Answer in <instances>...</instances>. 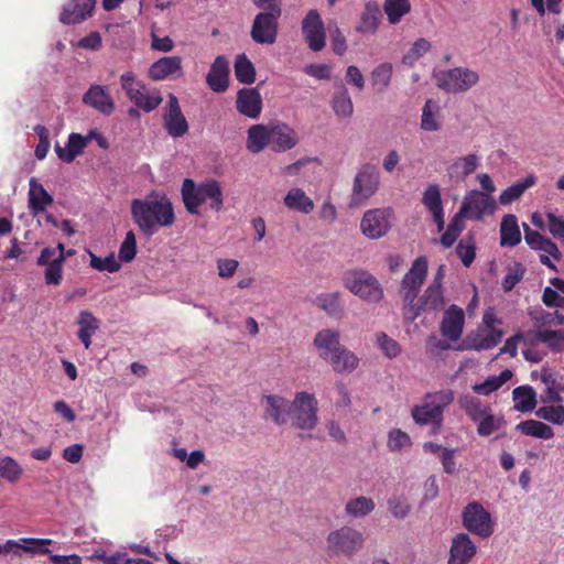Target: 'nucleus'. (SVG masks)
I'll list each match as a JSON object with an SVG mask.
<instances>
[{
	"label": "nucleus",
	"instance_id": "bb28decb",
	"mask_svg": "<svg viewBox=\"0 0 564 564\" xmlns=\"http://www.w3.org/2000/svg\"><path fill=\"white\" fill-rule=\"evenodd\" d=\"M464 324L465 314L463 308L453 304L444 312L441 332L446 338L457 340L463 333Z\"/></svg>",
	"mask_w": 564,
	"mask_h": 564
},
{
	"label": "nucleus",
	"instance_id": "6e6552de",
	"mask_svg": "<svg viewBox=\"0 0 564 564\" xmlns=\"http://www.w3.org/2000/svg\"><path fill=\"white\" fill-rule=\"evenodd\" d=\"M344 285L364 301L378 303L383 297L379 281L369 272L354 270L345 274Z\"/></svg>",
	"mask_w": 564,
	"mask_h": 564
},
{
	"label": "nucleus",
	"instance_id": "ea45409f",
	"mask_svg": "<svg viewBox=\"0 0 564 564\" xmlns=\"http://www.w3.org/2000/svg\"><path fill=\"white\" fill-rule=\"evenodd\" d=\"M314 345L326 352H347L345 349L340 350L339 333L335 329L319 330L314 338Z\"/></svg>",
	"mask_w": 564,
	"mask_h": 564
},
{
	"label": "nucleus",
	"instance_id": "f257e3e1",
	"mask_svg": "<svg viewBox=\"0 0 564 564\" xmlns=\"http://www.w3.org/2000/svg\"><path fill=\"white\" fill-rule=\"evenodd\" d=\"M299 142L300 137L294 128L275 120L249 127L246 147L251 153H260L267 148L275 153H283L294 149Z\"/></svg>",
	"mask_w": 564,
	"mask_h": 564
},
{
	"label": "nucleus",
	"instance_id": "c85d7f7f",
	"mask_svg": "<svg viewBox=\"0 0 564 564\" xmlns=\"http://www.w3.org/2000/svg\"><path fill=\"white\" fill-rule=\"evenodd\" d=\"M376 509V502L367 496L349 498L344 506V516L349 521L362 520L370 516Z\"/></svg>",
	"mask_w": 564,
	"mask_h": 564
},
{
	"label": "nucleus",
	"instance_id": "5fc2aeb1",
	"mask_svg": "<svg viewBox=\"0 0 564 564\" xmlns=\"http://www.w3.org/2000/svg\"><path fill=\"white\" fill-rule=\"evenodd\" d=\"M530 316L533 321V327L544 329L545 326L563 325L564 316L557 313H549L545 311L531 312Z\"/></svg>",
	"mask_w": 564,
	"mask_h": 564
},
{
	"label": "nucleus",
	"instance_id": "a18cd8bd",
	"mask_svg": "<svg viewBox=\"0 0 564 564\" xmlns=\"http://www.w3.org/2000/svg\"><path fill=\"white\" fill-rule=\"evenodd\" d=\"M383 11L390 24H397L411 11L410 0H384Z\"/></svg>",
	"mask_w": 564,
	"mask_h": 564
},
{
	"label": "nucleus",
	"instance_id": "8fccbe9b",
	"mask_svg": "<svg viewBox=\"0 0 564 564\" xmlns=\"http://www.w3.org/2000/svg\"><path fill=\"white\" fill-rule=\"evenodd\" d=\"M326 362H328L336 372H350L358 366V358L356 355H324Z\"/></svg>",
	"mask_w": 564,
	"mask_h": 564
},
{
	"label": "nucleus",
	"instance_id": "7c9ffc66",
	"mask_svg": "<svg viewBox=\"0 0 564 564\" xmlns=\"http://www.w3.org/2000/svg\"><path fill=\"white\" fill-rule=\"evenodd\" d=\"M541 380L545 384V390L541 394L542 403L557 404L563 401L561 392L563 384L557 380V375L551 369H543L541 372Z\"/></svg>",
	"mask_w": 564,
	"mask_h": 564
},
{
	"label": "nucleus",
	"instance_id": "423d86ee",
	"mask_svg": "<svg viewBox=\"0 0 564 564\" xmlns=\"http://www.w3.org/2000/svg\"><path fill=\"white\" fill-rule=\"evenodd\" d=\"M120 83L130 101L144 112L153 111L163 101L159 89L148 88L142 82L135 78L132 72L123 73L120 76Z\"/></svg>",
	"mask_w": 564,
	"mask_h": 564
},
{
	"label": "nucleus",
	"instance_id": "f03ea898",
	"mask_svg": "<svg viewBox=\"0 0 564 564\" xmlns=\"http://www.w3.org/2000/svg\"><path fill=\"white\" fill-rule=\"evenodd\" d=\"M131 216L145 237H152L162 227L175 221L173 205L165 195L152 193L145 199L135 198L131 203Z\"/></svg>",
	"mask_w": 564,
	"mask_h": 564
},
{
	"label": "nucleus",
	"instance_id": "c756f323",
	"mask_svg": "<svg viewBox=\"0 0 564 564\" xmlns=\"http://www.w3.org/2000/svg\"><path fill=\"white\" fill-rule=\"evenodd\" d=\"M29 185V209L33 216H37L53 204L54 198L35 177L30 180Z\"/></svg>",
	"mask_w": 564,
	"mask_h": 564
},
{
	"label": "nucleus",
	"instance_id": "a878e982",
	"mask_svg": "<svg viewBox=\"0 0 564 564\" xmlns=\"http://www.w3.org/2000/svg\"><path fill=\"white\" fill-rule=\"evenodd\" d=\"M264 416L275 424L283 425L291 416V402L276 394L264 395Z\"/></svg>",
	"mask_w": 564,
	"mask_h": 564
},
{
	"label": "nucleus",
	"instance_id": "6ab92c4d",
	"mask_svg": "<svg viewBox=\"0 0 564 564\" xmlns=\"http://www.w3.org/2000/svg\"><path fill=\"white\" fill-rule=\"evenodd\" d=\"M521 341L527 347H535L540 343L545 344L550 349L564 348V330H549L532 327L527 332H519Z\"/></svg>",
	"mask_w": 564,
	"mask_h": 564
},
{
	"label": "nucleus",
	"instance_id": "20e7f679",
	"mask_svg": "<svg viewBox=\"0 0 564 564\" xmlns=\"http://www.w3.org/2000/svg\"><path fill=\"white\" fill-rule=\"evenodd\" d=\"M454 401V391L443 389L435 392H429L424 395L421 404H416L411 410L413 421L417 425H433L441 427L444 420V410Z\"/></svg>",
	"mask_w": 564,
	"mask_h": 564
},
{
	"label": "nucleus",
	"instance_id": "de8ad7c7",
	"mask_svg": "<svg viewBox=\"0 0 564 564\" xmlns=\"http://www.w3.org/2000/svg\"><path fill=\"white\" fill-rule=\"evenodd\" d=\"M393 67L391 63H381L370 75L372 86L380 93L384 91L391 83Z\"/></svg>",
	"mask_w": 564,
	"mask_h": 564
},
{
	"label": "nucleus",
	"instance_id": "5701e85b",
	"mask_svg": "<svg viewBox=\"0 0 564 564\" xmlns=\"http://www.w3.org/2000/svg\"><path fill=\"white\" fill-rule=\"evenodd\" d=\"M96 0H68L64 6L59 21L63 24H77L93 15Z\"/></svg>",
	"mask_w": 564,
	"mask_h": 564
},
{
	"label": "nucleus",
	"instance_id": "bf43d9fd",
	"mask_svg": "<svg viewBox=\"0 0 564 564\" xmlns=\"http://www.w3.org/2000/svg\"><path fill=\"white\" fill-rule=\"evenodd\" d=\"M411 444L412 442L409 434L400 429L391 430L388 434L387 446L391 452H400L403 448L410 447Z\"/></svg>",
	"mask_w": 564,
	"mask_h": 564
},
{
	"label": "nucleus",
	"instance_id": "e2e57ef3",
	"mask_svg": "<svg viewBox=\"0 0 564 564\" xmlns=\"http://www.w3.org/2000/svg\"><path fill=\"white\" fill-rule=\"evenodd\" d=\"M502 420L499 417H496L492 414V410L488 411L484 416H481L480 420H478L476 423H478L477 426V433L480 436H489L495 431L499 430L501 426Z\"/></svg>",
	"mask_w": 564,
	"mask_h": 564
},
{
	"label": "nucleus",
	"instance_id": "1a4fd4ad",
	"mask_svg": "<svg viewBox=\"0 0 564 564\" xmlns=\"http://www.w3.org/2000/svg\"><path fill=\"white\" fill-rule=\"evenodd\" d=\"M436 86L448 94H460L474 87L479 75L466 67H454L452 69L434 73Z\"/></svg>",
	"mask_w": 564,
	"mask_h": 564
},
{
	"label": "nucleus",
	"instance_id": "a19ab883",
	"mask_svg": "<svg viewBox=\"0 0 564 564\" xmlns=\"http://www.w3.org/2000/svg\"><path fill=\"white\" fill-rule=\"evenodd\" d=\"M511 377L512 371L505 369L498 376H491L481 383H475L471 389L478 395H489L502 387Z\"/></svg>",
	"mask_w": 564,
	"mask_h": 564
},
{
	"label": "nucleus",
	"instance_id": "774afa93",
	"mask_svg": "<svg viewBox=\"0 0 564 564\" xmlns=\"http://www.w3.org/2000/svg\"><path fill=\"white\" fill-rule=\"evenodd\" d=\"M88 144V138H84L79 133H70L67 142V156L72 162L76 156L80 155Z\"/></svg>",
	"mask_w": 564,
	"mask_h": 564
},
{
	"label": "nucleus",
	"instance_id": "2f4dec72",
	"mask_svg": "<svg viewBox=\"0 0 564 564\" xmlns=\"http://www.w3.org/2000/svg\"><path fill=\"white\" fill-rule=\"evenodd\" d=\"M457 403L473 422H477L491 410L487 402L470 393L459 395Z\"/></svg>",
	"mask_w": 564,
	"mask_h": 564
},
{
	"label": "nucleus",
	"instance_id": "864d4df0",
	"mask_svg": "<svg viewBox=\"0 0 564 564\" xmlns=\"http://www.w3.org/2000/svg\"><path fill=\"white\" fill-rule=\"evenodd\" d=\"M22 473V467L14 458L9 456L0 458V475L8 481H18Z\"/></svg>",
	"mask_w": 564,
	"mask_h": 564
},
{
	"label": "nucleus",
	"instance_id": "79ce46f5",
	"mask_svg": "<svg viewBox=\"0 0 564 564\" xmlns=\"http://www.w3.org/2000/svg\"><path fill=\"white\" fill-rule=\"evenodd\" d=\"M516 430L524 435L533 436L542 440H550L554 436V432L547 424L535 421L527 420L517 424Z\"/></svg>",
	"mask_w": 564,
	"mask_h": 564
},
{
	"label": "nucleus",
	"instance_id": "603ef678",
	"mask_svg": "<svg viewBox=\"0 0 564 564\" xmlns=\"http://www.w3.org/2000/svg\"><path fill=\"white\" fill-rule=\"evenodd\" d=\"M536 416L552 424H564V405L549 404L539 408L535 412Z\"/></svg>",
	"mask_w": 564,
	"mask_h": 564
},
{
	"label": "nucleus",
	"instance_id": "9d476101",
	"mask_svg": "<svg viewBox=\"0 0 564 564\" xmlns=\"http://www.w3.org/2000/svg\"><path fill=\"white\" fill-rule=\"evenodd\" d=\"M279 3H270L267 12H260L256 15L250 35L257 44L272 45L278 37V19L281 15Z\"/></svg>",
	"mask_w": 564,
	"mask_h": 564
},
{
	"label": "nucleus",
	"instance_id": "72a5a7b5",
	"mask_svg": "<svg viewBox=\"0 0 564 564\" xmlns=\"http://www.w3.org/2000/svg\"><path fill=\"white\" fill-rule=\"evenodd\" d=\"M382 18L379 4L376 1H368L360 15V22L356 30L360 33H376Z\"/></svg>",
	"mask_w": 564,
	"mask_h": 564
},
{
	"label": "nucleus",
	"instance_id": "680f3d73",
	"mask_svg": "<svg viewBox=\"0 0 564 564\" xmlns=\"http://www.w3.org/2000/svg\"><path fill=\"white\" fill-rule=\"evenodd\" d=\"M327 398L334 401L336 408H348L351 403L349 391L343 382H336L335 387L327 392Z\"/></svg>",
	"mask_w": 564,
	"mask_h": 564
},
{
	"label": "nucleus",
	"instance_id": "412c9836",
	"mask_svg": "<svg viewBox=\"0 0 564 564\" xmlns=\"http://www.w3.org/2000/svg\"><path fill=\"white\" fill-rule=\"evenodd\" d=\"M148 76L154 82L182 77V58L180 56H164L159 58L150 66Z\"/></svg>",
	"mask_w": 564,
	"mask_h": 564
},
{
	"label": "nucleus",
	"instance_id": "cd10ccee",
	"mask_svg": "<svg viewBox=\"0 0 564 564\" xmlns=\"http://www.w3.org/2000/svg\"><path fill=\"white\" fill-rule=\"evenodd\" d=\"M208 87L215 93H224L229 86V63L219 55L215 58L206 76Z\"/></svg>",
	"mask_w": 564,
	"mask_h": 564
},
{
	"label": "nucleus",
	"instance_id": "0eeeda50",
	"mask_svg": "<svg viewBox=\"0 0 564 564\" xmlns=\"http://www.w3.org/2000/svg\"><path fill=\"white\" fill-rule=\"evenodd\" d=\"M317 400L314 394L305 391L297 392L291 402V423L299 430L312 431L318 423Z\"/></svg>",
	"mask_w": 564,
	"mask_h": 564
},
{
	"label": "nucleus",
	"instance_id": "7ed1b4c3",
	"mask_svg": "<svg viewBox=\"0 0 564 564\" xmlns=\"http://www.w3.org/2000/svg\"><path fill=\"white\" fill-rule=\"evenodd\" d=\"M185 209L192 215H199V206L210 200V208L219 212L224 206V195L216 180H207L196 184L192 178H185L181 188Z\"/></svg>",
	"mask_w": 564,
	"mask_h": 564
},
{
	"label": "nucleus",
	"instance_id": "c03bdc74",
	"mask_svg": "<svg viewBox=\"0 0 564 564\" xmlns=\"http://www.w3.org/2000/svg\"><path fill=\"white\" fill-rule=\"evenodd\" d=\"M236 79L246 85H251L256 80V68L246 54L237 56L234 65Z\"/></svg>",
	"mask_w": 564,
	"mask_h": 564
},
{
	"label": "nucleus",
	"instance_id": "0e129e2a",
	"mask_svg": "<svg viewBox=\"0 0 564 564\" xmlns=\"http://www.w3.org/2000/svg\"><path fill=\"white\" fill-rule=\"evenodd\" d=\"M137 254V239L132 230L126 234V237L119 248V259L123 262H130Z\"/></svg>",
	"mask_w": 564,
	"mask_h": 564
},
{
	"label": "nucleus",
	"instance_id": "37998d69",
	"mask_svg": "<svg viewBox=\"0 0 564 564\" xmlns=\"http://www.w3.org/2000/svg\"><path fill=\"white\" fill-rule=\"evenodd\" d=\"M332 108L339 118H349L354 112V106L347 88L343 85L335 91Z\"/></svg>",
	"mask_w": 564,
	"mask_h": 564
},
{
	"label": "nucleus",
	"instance_id": "4468645a",
	"mask_svg": "<svg viewBox=\"0 0 564 564\" xmlns=\"http://www.w3.org/2000/svg\"><path fill=\"white\" fill-rule=\"evenodd\" d=\"M445 305L443 289L436 284H430L423 295L409 304L403 310V316L406 321L413 322L423 311H438Z\"/></svg>",
	"mask_w": 564,
	"mask_h": 564
},
{
	"label": "nucleus",
	"instance_id": "b1692460",
	"mask_svg": "<svg viewBox=\"0 0 564 564\" xmlns=\"http://www.w3.org/2000/svg\"><path fill=\"white\" fill-rule=\"evenodd\" d=\"M477 546L467 533L456 534L451 544L448 564H468L476 555Z\"/></svg>",
	"mask_w": 564,
	"mask_h": 564
},
{
	"label": "nucleus",
	"instance_id": "338daca9",
	"mask_svg": "<svg viewBox=\"0 0 564 564\" xmlns=\"http://www.w3.org/2000/svg\"><path fill=\"white\" fill-rule=\"evenodd\" d=\"M457 254L465 267H469L476 257V247L474 238L470 236L467 240H462L456 248Z\"/></svg>",
	"mask_w": 564,
	"mask_h": 564
},
{
	"label": "nucleus",
	"instance_id": "09e8293b",
	"mask_svg": "<svg viewBox=\"0 0 564 564\" xmlns=\"http://www.w3.org/2000/svg\"><path fill=\"white\" fill-rule=\"evenodd\" d=\"M464 218L466 217L460 215L459 212L452 218L447 229L441 237V243L444 247L449 248L455 243L460 232L465 229Z\"/></svg>",
	"mask_w": 564,
	"mask_h": 564
},
{
	"label": "nucleus",
	"instance_id": "39448f33",
	"mask_svg": "<svg viewBox=\"0 0 564 564\" xmlns=\"http://www.w3.org/2000/svg\"><path fill=\"white\" fill-rule=\"evenodd\" d=\"M327 553L330 556H355L365 544L361 531L354 527L344 525L330 531L326 536Z\"/></svg>",
	"mask_w": 564,
	"mask_h": 564
},
{
	"label": "nucleus",
	"instance_id": "f8f14e48",
	"mask_svg": "<svg viewBox=\"0 0 564 564\" xmlns=\"http://www.w3.org/2000/svg\"><path fill=\"white\" fill-rule=\"evenodd\" d=\"M379 173L375 165L365 164L358 171L352 184L350 206L358 207L366 203L378 189Z\"/></svg>",
	"mask_w": 564,
	"mask_h": 564
},
{
	"label": "nucleus",
	"instance_id": "6e6d98bb",
	"mask_svg": "<svg viewBox=\"0 0 564 564\" xmlns=\"http://www.w3.org/2000/svg\"><path fill=\"white\" fill-rule=\"evenodd\" d=\"M76 253L74 249L65 250L64 253L57 254V260L53 263V268L47 274L48 285H59L63 279V265L67 258L73 257Z\"/></svg>",
	"mask_w": 564,
	"mask_h": 564
},
{
	"label": "nucleus",
	"instance_id": "2eb2a0df",
	"mask_svg": "<svg viewBox=\"0 0 564 564\" xmlns=\"http://www.w3.org/2000/svg\"><path fill=\"white\" fill-rule=\"evenodd\" d=\"M427 274V260L419 257L412 263L409 272L404 275L401 286L403 292L404 307L413 303Z\"/></svg>",
	"mask_w": 564,
	"mask_h": 564
},
{
	"label": "nucleus",
	"instance_id": "a211bd4d",
	"mask_svg": "<svg viewBox=\"0 0 564 564\" xmlns=\"http://www.w3.org/2000/svg\"><path fill=\"white\" fill-rule=\"evenodd\" d=\"M302 34L313 52L322 51L326 45V32L321 14L311 9L302 21Z\"/></svg>",
	"mask_w": 564,
	"mask_h": 564
},
{
	"label": "nucleus",
	"instance_id": "4d7b16f0",
	"mask_svg": "<svg viewBox=\"0 0 564 564\" xmlns=\"http://www.w3.org/2000/svg\"><path fill=\"white\" fill-rule=\"evenodd\" d=\"M431 50V43L426 39L416 40L412 47L404 54L402 62L404 65L413 66L416 61Z\"/></svg>",
	"mask_w": 564,
	"mask_h": 564
},
{
	"label": "nucleus",
	"instance_id": "052dcab7",
	"mask_svg": "<svg viewBox=\"0 0 564 564\" xmlns=\"http://www.w3.org/2000/svg\"><path fill=\"white\" fill-rule=\"evenodd\" d=\"M422 203L430 212L443 208L441 189L437 184H431L425 188Z\"/></svg>",
	"mask_w": 564,
	"mask_h": 564
},
{
	"label": "nucleus",
	"instance_id": "473e14b6",
	"mask_svg": "<svg viewBox=\"0 0 564 564\" xmlns=\"http://www.w3.org/2000/svg\"><path fill=\"white\" fill-rule=\"evenodd\" d=\"M314 304L332 318L339 319L344 316L340 292L321 293L315 297Z\"/></svg>",
	"mask_w": 564,
	"mask_h": 564
},
{
	"label": "nucleus",
	"instance_id": "4c0bfd02",
	"mask_svg": "<svg viewBox=\"0 0 564 564\" xmlns=\"http://www.w3.org/2000/svg\"><path fill=\"white\" fill-rule=\"evenodd\" d=\"M514 410L518 412H530L536 406V393L530 386H520L512 391Z\"/></svg>",
	"mask_w": 564,
	"mask_h": 564
},
{
	"label": "nucleus",
	"instance_id": "69168bd1",
	"mask_svg": "<svg viewBox=\"0 0 564 564\" xmlns=\"http://www.w3.org/2000/svg\"><path fill=\"white\" fill-rule=\"evenodd\" d=\"M524 272L525 269L519 262L509 268L501 283L503 291H511L523 279Z\"/></svg>",
	"mask_w": 564,
	"mask_h": 564
},
{
	"label": "nucleus",
	"instance_id": "9b49d317",
	"mask_svg": "<svg viewBox=\"0 0 564 564\" xmlns=\"http://www.w3.org/2000/svg\"><path fill=\"white\" fill-rule=\"evenodd\" d=\"M464 528L471 534L487 539L495 532L491 514L477 501L469 502L463 510Z\"/></svg>",
	"mask_w": 564,
	"mask_h": 564
},
{
	"label": "nucleus",
	"instance_id": "aec40b11",
	"mask_svg": "<svg viewBox=\"0 0 564 564\" xmlns=\"http://www.w3.org/2000/svg\"><path fill=\"white\" fill-rule=\"evenodd\" d=\"M82 100L84 105L93 108L104 116H110L116 109V104L110 90L105 85H90L87 91L83 95Z\"/></svg>",
	"mask_w": 564,
	"mask_h": 564
},
{
	"label": "nucleus",
	"instance_id": "13d9d810",
	"mask_svg": "<svg viewBox=\"0 0 564 564\" xmlns=\"http://www.w3.org/2000/svg\"><path fill=\"white\" fill-rule=\"evenodd\" d=\"M90 256V267L98 271H107L109 273H113L120 270L121 264L117 261L113 253H110L106 258L97 257L94 253H89Z\"/></svg>",
	"mask_w": 564,
	"mask_h": 564
},
{
	"label": "nucleus",
	"instance_id": "dca6fc26",
	"mask_svg": "<svg viewBox=\"0 0 564 564\" xmlns=\"http://www.w3.org/2000/svg\"><path fill=\"white\" fill-rule=\"evenodd\" d=\"M496 207V202L489 194L474 189L465 196L458 212L466 218L480 220L486 214H492Z\"/></svg>",
	"mask_w": 564,
	"mask_h": 564
},
{
	"label": "nucleus",
	"instance_id": "393cba45",
	"mask_svg": "<svg viewBox=\"0 0 564 564\" xmlns=\"http://www.w3.org/2000/svg\"><path fill=\"white\" fill-rule=\"evenodd\" d=\"M503 336L501 329H488L478 326L475 332H471L466 337V346L474 350H489L495 348Z\"/></svg>",
	"mask_w": 564,
	"mask_h": 564
},
{
	"label": "nucleus",
	"instance_id": "c9c22d12",
	"mask_svg": "<svg viewBox=\"0 0 564 564\" xmlns=\"http://www.w3.org/2000/svg\"><path fill=\"white\" fill-rule=\"evenodd\" d=\"M479 158L477 154H468L458 158L448 167V174L452 180L463 181L466 176L471 174L478 166Z\"/></svg>",
	"mask_w": 564,
	"mask_h": 564
},
{
	"label": "nucleus",
	"instance_id": "f3484780",
	"mask_svg": "<svg viewBox=\"0 0 564 564\" xmlns=\"http://www.w3.org/2000/svg\"><path fill=\"white\" fill-rule=\"evenodd\" d=\"M162 119L164 129L170 137L177 139L188 132V122L181 109L177 97L172 93L167 96Z\"/></svg>",
	"mask_w": 564,
	"mask_h": 564
},
{
	"label": "nucleus",
	"instance_id": "f704fd0d",
	"mask_svg": "<svg viewBox=\"0 0 564 564\" xmlns=\"http://www.w3.org/2000/svg\"><path fill=\"white\" fill-rule=\"evenodd\" d=\"M521 241V232L518 225V219L514 215H506L500 224V246L501 247H516Z\"/></svg>",
	"mask_w": 564,
	"mask_h": 564
},
{
	"label": "nucleus",
	"instance_id": "4be33fe9",
	"mask_svg": "<svg viewBox=\"0 0 564 564\" xmlns=\"http://www.w3.org/2000/svg\"><path fill=\"white\" fill-rule=\"evenodd\" d=\"M262 97L258 88H241L237 93V111L250 119H258L262 111Z\"/></svg>",
	"mask_w": 564,
	"mask_h": 564
},
{
	"label": "nucleus",
	"instance_id": "3c124183",
	"mask_svg": "<svg viewBox=\"0 0 564 564\" xmlns=\"http://www.w3.org/2000/svg\"><path fill=\"white\" fill-rule=\"evenodd\" d=\"M440 107L438 105L429 99L426 100L423 109H422V118H421V128L425 131H436L440 129V123L437 121V113Z\"/></svg>",
	"mask_w": 564,
	"mask_h": 564
},
{
	"label": "nucleus",
	"instance_id": "58836bf2",
	"mask_svg": "<svg viewBox=\"0 0 564 564\" xmlns=\"http://www.w3.org/2000/svg\"><path fill=\"white\" fill-rule=\"evenodd\" d=\"M536 183V177L533 174L528 175L525 178L518 181L511 186L507 187L499 195V203L501 205H509L519 199L523 193Z\"/></svg>",
	"mask_w": 564,
	"mask_h": 564
},
{
	"label": "nucleus",
	"instance_id": "e433bc0d",
	"mask_svg": "<svg viewBox=\"0 0 564 564\" xmlns=\"http://www.w3.org/2000/svg\"><path fill=\"white\" fill-rule=\"evenodd\" d=\"M284 205L296 212L310 214L314 209V202L299 187L291 188L284 197Z\"/></svg>",
	"mask_w": 564,
	"mask_h": 564
},
{
	"label": "nucleus",
	"instance_id": "49530a36",
	"mask_svg": "<svg viewBox=\"0 0 564 564\" xmlns=\"http://www.w3.org/2000/svg\"><path fill=\"white\" fill-rule=\"evenodd\" d=\"M78 337L84 343L85 348L88 349L90 345V337L98 328V319L87 311H83L78 317Z\"/></svg>",
	"mask_w": 564,
	"mask_h": 564
},
{
	"label": "nucleus",
	"instance_id": "ddd939ff",
	"mask_svg": "<svg viewBox=\"0 0 564 564\" xmlns=\"http://www.w3.org/2000/svg\"><path fill=\"white\" fill-rule=\"evenodd\" d=\"M394 219L392 208H373L367 210L360 221V230L368 239H379L386 236Z\"/></svg>",
	"mask_w": 564,
	"mask_h": 564
}]
</instances>
